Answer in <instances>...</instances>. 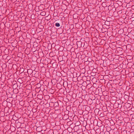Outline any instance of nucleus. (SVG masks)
<instances>
[{"label": "nucleus", "instance_id": "nucleus-2", "mask_svg": "<svg viewBox=\"0 0 134 134\" xmlns=\"http://www.w3.org/2000/svg\"><path fill=\"white\" fill-rule=\"evenodd\" d=\"M40 9H32L31 10V11H33V12L34 10H35V12H38V13L37 14H39V13L40 12Z\"/></svg>", "mask_w": 134, "mask_h": 134}, {"label": "nucleus", "instance_id": "nucleus-5", "mask_svg": "<svg viewBox=\"0 0 134 134\" xmlns=\"http://www.w3.org/2000/svg\"><path fill=\"white\" fill-rule=\"evenodd\" d=\"M55 26L57 27H59L60 26V24L59 23H57L55 24Z\"/></svg>", "mask_w": 134, "mask_h": 134}, {"label": "nucleus", "instance_id": "nucleus-6", "mask_svg": "<svg viewBox=\"0 0 134 134\" xmlns=\"http://www.w3.org/2000/svg\"><path fill=\"white\" fill-rule=\"evenodd\" d=\"M29 72H30V74H31L32 72V71L31 69H28L27 70V72L28 74Z\"/></svg>", "mask_w": 134, "mask_h": 134}, {"label": "nucleus", "instance_id": "nucleus-12", "mask_svg": "<svg viewBox=\"0 0 134 134\" xmlns=\"http://www.w3.org/2000/svg\"><path fill=\"white\" fill-rule=\"evenodd\" d=\"M81 10L80 9H79V10Z\"/></svg>", "mask_w": 134, "mask_h": 134}, {"label": "nucleus", "instance_id": "nucleus-11", "mask_svg": "<svg viewBox=\"0 0 134 134\" xmlns=\"http://www.w3.org/2000/svg\"><path fill=\"white\" fill-rule=\"evenodd\" d=\"M108 10H111V9H110V10H109V9H108Z\"/></svg>", "mask_w": 134, "mask_h": 134}, {"label": "nucleus", "instance_id": "nucleus-7", "mask_svg": "<svg viewBox=\"0 0 134 134\" xmlns=\"http://www.w3.org/2000/svg\"><path fill=\"white\" fill-rule=\"evenodd\" d=\"M122 10H119V11H118L117 13L118 14H120L121 13H122Z\"/></svg>", "mask_w": 134, "mask_h": 134}, {"label": "nucleus", "instance_id": "nucleus-3", "mask_svg": "<svg viewBox=\"0 0 134 134\" xmlns=\"http://www.w3.org/2000/svg\"><path fill=\"white\" fill-rule=\"evenodd\" d=\"M130 12V13L134 14V9H131Z\"/></svg>", "mask_w": 134, "mask_h": 134}, {"label": "nucleus", "instance_id": "nucleus-9", "mask_svg": "<svg viewBox=\"0 0 134 134\" xmlns=\"http://www.w3.org/2000/svg\"><path fill=\"white\" fill-rule=\"evenodd\" d=\"M78 127V126H75L74 127V128H76L77 127Z\"/></svg>", "mask_w": 134, "mask_h": 134}, {"label": "nucleus", "instance_id": "nucleus-4", "mask_svg": "<svg viewBox=\"0 0 134 134\" xmlns=\"http://www.w3.org/2000/svg\"><path fill=\"white\" fill-rule=\"evenodd\" d=\"M16 86H18L16 84H14L13 86V88L15 89L16 88Z\"/></svg>", "mask_w": 134, "mask_h": 134}, {"label": "nucleus", "instance_id": "nucleus-8", "mask_svg": "<svg viewBox=\"0 0 134 134\" xmlns=\"http://www.w3.org/2000/svg\"><path fill=\"white\" fill-rule=\"evenodd\" d=\"M3 9V10H4V11L5 12H7L8 11V10H9V9Z\"/></svg>", "mask_w": 134, "mask_h": 134}, {"label": "nucleus", "instance_id": "nucleus-15", "mask_svg": "<svg viewBox=\"0 0 134 134\" xmlns=\"http://www.w3.org/2000/svg\"><path fill=\"white\" fill-rule=\"evenodd\" d=\"M67 9H66V10H66Z\"/></svg>", "mask_w": 134, "mask_h": 134}, {"label": "nucleus", "instance_id": "nucleus-10", "mask_svg": "<svg viewBox=\"0 0 134 134\" xmlns=\"http://www.w3.org/2000/svg\"><path fill=\"white\" fill-rule=\"evenodd\" d=\"M10 9L11 10V11H9V12H13V11L12 10V9Z\"/></svg>", "mask_w": 134, "mask_h": 134}, {"label": "nucleus", "instance_id": "nucleus-1", "mask_svg": "<svg viewBox=\"0 0 134 134\" xmlns=\"http://www.w3.org/2000/svg\"><path fill=\"white\" fill-rule=\"evenodd\" d=\"M41 15L44 16L46 14V13L44 11L42 12V10H40V12L39 13Z\"/></svg>", "mask_w": 134, "mask_h": 134}, {"label": "nucleus", "instance_id": "nucleus-14", "mask_svg": "<svg viewBox=\"0 0 134 134\" xmlns=\"http://www.w3.org/2000/svg\"><path fill=\"white\" fill-rule=\"evenodd\" d=\"M115 11H114V13H115Z\"/></svg>", "mask_w": 134, "mask_h": 134}, {"label": "nucleus", "instance_id": "nucleus-13", "mask_svg": "<svg viewBox=\"0 0 134 134\" xmlns=\"http://www.w3.org/2000/svg\"><path fill=\"white\" fill-rule=\"evenodd\" d=\"M88 11H90V10H89V9H88Z\"/></svg>", "mask_w": 134, "mask_h": 134}]
</instances>
